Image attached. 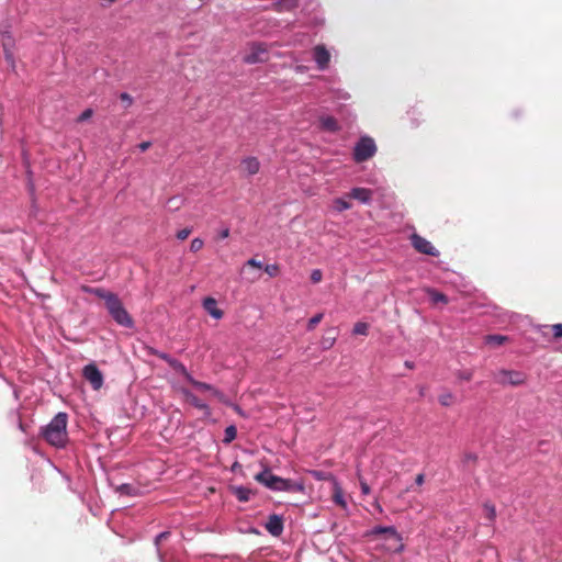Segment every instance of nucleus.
<instances>
[{
  "mask_svg": "<svg viewBox=\"0 0 562 562\" xmlns=\"http://www.w3.org/2000/svg\"><path fill=\"white\" fill-rule=\"evenodd\" d=\"M255 480L267 488L274 492H300L305 491L303 481H293L274 475L269 469L256 474Z\"/></svg>",
  "mask_w": 562,
  "mask_h": 562,
  "instance_id": "obj_1",
  "label": "nucleus"
},
{
  "mask_svg": "<svg viewBox=\"0 0 562 562\" xmlns=\"http://www.w3.org/2000/svg\"><path fill=\"white\" fill-rule=\"evenodd\" d=\"M67 414L58 413L50 422L42 429V436L52 446L60 448L67 442Z\"/></svg>",
  "mask_w": 562,
  "mask_h": 562,
  "instance_id": "obj_2",
  "label": "nucleus"
},
{
  "mask_svg": "<svg viewBox=\"0 0 562 562\" xmlns=\"http://www.w3.org/2000/svg\"><path fill=\"white\" fill-rule=\"evenodd\" d=\"M106 308L112 316V318L124 327H132L133 326V319L128 315L127 311L124 308L122 302L115 296H108L106 297Z\"/></svg>",
  "mask_w": 562,
  "mask_h": 562,
  "instance_id": "obj_3",
  "label": "nucleus"
},
{
  "mask_svg": "<svg viewBox=\"0 0 562 562\" xmlns=\"http://www.w3.org/2000/svg\"><path fill=\"white\" fill-rule=\"evenodd\" d=\"M376 145L372 137L361 136L353 147L352 157L356 162H364L376 153Z\"/></svg>",
  "mask_w": 562,
  "mask_h": 562,
  "instance_id": "obj_4",
  "label": "nucleus"
},
{
  "mask_svg": "<svg viewBox=\"0 0 562 562\" xmlns=\"http://www.w3.org/2000/svg\"><path fill=\"white\" fill-rule=\"evenodd\" d=\"M372 533L385 536L386 549L389 551L398 552L403 549L402 538L394 527H375Z\"/></svg>",
  "mask_w": 562,
  "mask_h": 562,
  "instance_id": "obj_5",
  "label": "nucleus"
},
{
  "mask_svg": "<svg viewBox=\"0 0 562 562\" xmlns=\"http://www.w3.org/2000/svg\"><path fill=\"white\" fill-rule=\"evenodd\" d=\"M495 380L497 383L503 385H513L518 386L525 383L526 375L522 372L519 371H513V370H499L495 374Z\"/></svg>",
  "mask_w": 562,
  "mask_h": 562,
  "instance_id": "obj_6",
  "label": "nucleus"
},
{
  "mask_svg": "<svg viewBox=\"0 0 562 562\" xmlns=\"http://www.w3.org/2000/svg\"><path fill=\"white\" fill-rule=\"evenodd\" d=\"M412 246L420 254L437 257L439 256L438 249L426 238L414 233L411 236Z\"/></svg>",
  "mask_w": 562,
  "mask_h": 562,
  "instance_id": "obj_7",
  "label": "nucleus"
},
{
  "mask_svg": "<svg viewBox=\"0 0 562 562\" xmlns=\"http://www.w3.org/2000/svg\"><path fill=\"white\" fill-rule=\"evenodd\" d=\"M313 59L319 70L328 68L331 59L330 52L323 44L316 45L312 50Z\"/></svg>",
  "mask_w": 562,
  "mask_h": 562,
  "instance_id": "obj_8",
  "label": "nucleus"
},
{
  "mask_svg": "<svg viewBox=\"0 0 562 562\" xmlns=\"http://www.w3.org/2000/svg\"><path fill=\"white\" fill-rule=\"evenodd\" d=\"M83 376L92 385L93 390H99L103 385V375L94 364H88L83 368Z\"/></svg>",
  "mask_w": 562,
  "mask_h": 562,
  "instance_id": "obj_9",
  "label": "nucleus"
},
{
  "mask_svg": "<svg viewBox=\"0 0 562 562\" xmlns=\"http://www.w3.org/2000/svg\"><path fill=\"white\" fill-rule=\"evenodd\" d=\"M267 47L261 44H252L250 52L244 56V61L247 64L262 63L266 60Z\"/></svg>",
  "mask_w": 562,
  "mask_h": 562,
  "instance_id": "obj_10",
  "label": "nucleus"
},
{
  "mask_svg": "<svg viewBox=\"0 0 562 562\" xmlns=\"http://www.w3.org/2000/svg\"><path fill=\"white\" fill-rule=\"evenodd\" d=\"M347 196L359 201L361 204L369 205L372 202L373 191L368 188L355 187Z\"/></svg>",
  "mask_w": 562,
  "mask_h": 562,
  "instance_id": "obj_11",
  "label": "nucleus"
},
{
  "mask_svg": "<svg viewBox=\"0 0 562 562\" xmlns=\"http://www.w3.org/2000/svg\"><path fill=\"white\" fill-rule=\"evenodd\" d=\"M203 308L215 319H221L223 317V311L217 307V302L213 297H205L203 300Z\"/></svg>",
  "mask_w": 562,
  "mask_h": 562,
  "instance_id": "obj_12",
  "label": "nucleus"
},
{
  "mask_svg": "<svg viewBox=\"0 0 562 562\" xmlns=\"http://www.w3.org/2000/svg\"><path fill=\"white\" fill-rule=\"evenodd\" d=\"M266 529L272 536H279L283 531V520L278 515H271L266 524Z\"/></svg>",
  "mask_w": 562,
  "mask_h": 562,
  "instance_id": "obj_13",
  "label": "nucleus"
},
{
  "mask_svg": "<svg viewBox=\"0 0 562 562\" xmlns=\"http://www.w3.org/2000/svg\"><path fill=\"white\" fill-rule=\"evenodd\" d=\"M333 501L342 509H347V502L344 496V491L340 484L335 479H333Z\"/></svg>",
  "mask_w": 562,
  "mask_h": 562,
  "instance_id": "obj_14",
  "label": "nucleus"
},
{
  "mask_svg": "<svg viewBox=\"0 0 562 562\" xmlns=\"http://www.w3.org/2000/svg\"><path fill=\"white\" fill-rule=\"evenodd\" d=\"M259 160L255 157H248L241 161V169L248 176L256 175L259 171Z\"/></svg>",
  "mask_w": 562,
  "mask_h": 562,
  "instance_id": "obj_15",
  "label": "nucleus"
},
{
  "mask_svg": "<svg viewBox=\"0 0 562 562\" xmlns=\"http://www.w3.org/2000/svg\"><path fill=\"white\" fill-rule=\"evenodd\" d=\"M349 196L336 198L331 202V207L335 212L341 213L352 207L351 202L348 200Z\"/></svg>",
  "mask_w": 562,
  "mask_h": 562,
  "instance_id": "obj_16",
  "label": "nucleus"
},
{
  "mask_svg": "<svg viewBox=\"0 0 562 562\" xmlns=\"http://www.w3.org/2000/svg\"><path fill=\"white\" fill-rule=\"evenodd\" d=\"M183 394L186 395L187 400L189 401V403L191 405H193L194 407L201 409V411H207L209 407L205 403H203L201 400H199L193 393L184 390L183 391Z\"/></svg>",
  "mask_w": 562,
  "mask_h": 562,
  "instance_id": "obj_17",
  "label": "nucleus"
},
{
  "mask_svg": "<svg viewBox=\"0 0 562 562\" xmlns=\"http://www.w3.org/2000/svg\"><path fill=\"white\" fill-rule=\"evenodd\" d=\"M188 382L191 383L194 387H196L200 391L212 392L214 395L218 394V392L211 384L196 381L195 379H193V376H189Z\"/></svg>",
  "mask_w": 562,
  "mask_h": 562,
  "instance_id": "obj_18",
  "label": "nucleus"
},
{
  "mask_svg": "<svg viewBox=\"0 0 562 562\" xmlns=\"http://www.w3.org/2000/svg\"><path fill=\"white\" fill-rule=\"evenodd\" d=\"M321 124L323 128L330 132H335L338 130V123L333 116H323L321 119Z\"/></svg>",
  "mask_w": 562,
  "mask_h": 562,
  "instance_id": "obj_19",
  "label": "nucleus"
},
{
  "mask_svg": "<svg viewBox=\"0 0 562 562\" xmlns=\"http://www.w3.org/2000/svg\"><path fill=\"white\" fill-rule=\"evenodd\" d=\"M427 294L429 295L430 297V301L434 303V304H437V303H447L448 302V299L445 294L434 290V289H427L426 290Z\"/></svg>",
  "mask_w": 562,
  "mask_h": 562,
  "instance_id": "obj_20",
  "label": "nucleus"
},
{
  "mask_svg": "<svg viewBox=\"0 0 562 562\" xmlns=\"http://www.w3.org/2000/svg\"><path fill=\"white\" fill-rule=\"evenodd\" d=\"M507 339H508L507 336H503V335H487L484 338L485 344L490 345V346H501L505 341H507Z\"/></svg>",
  "mask_w": 562,
  "mask_h": 562,
  "instance_id": "obj_21",
  "label": "nucleus"
},
{
  "mask_svg": "<svg viewBox=\"0 0 562 562\" xmlns=\"http://www.w3.org/2000/svg\"><path fill=\"white\" fill-rule=\"evenodd\" d=\"M170 367L178 373H180L181 375H183V378L189 381V376H192L187 368L180 362L178 361L177 359L175 360H170Z\"/></svg>",
  "mask_w": 562,
  "mask_h": 562,
  "instance_id": "obj_22",
  "label": "nucleus"
},
{
  "mask_svg": "<svg viewBox=\"0 0 562 562\" xmlns=\"http://www.w3.org/2000/svg\"><path fill=\"white\" fill-rule=\"evenodd\" d=\"M237 436V429L235 426H228L226 427L225 429V432H224V439L223 441L225 443H231Z\"/></svg>",
  "mask_w": 562,
  "mask_h": 562,
  "instance_id": "obj_23",
  "label": "nucleus"
},
{
  "mask_svg": "<svg viewBox=\"0 0 562 562\" xmlns=\"http://www.w3.org/2000/svg\"><path fill=\"white\" fill-rule=\"evenodd\" d=\"M368 330H369V325L367 323L358 322V323L355 324L352 333L355 335H363V336H366V335H368Z\"/></svg>",
  "mask_w": 562,
  "mask_h": 562,
  "instance_id": "obj_24",
  "label": "nucleus"
},
{
  "mask_svg": "<svg viewBox=\"0 0 562 562\" xmlns=\"http://www.w3.org/2000/svg\"><path fill=\"white\" fill-rule=\"evenodd\" d=\"M235 494L240 502H247L250 496V491L246 487L239 486L235 488Z\"/></svg>",
  "mask_w": 562,
  "mask_h": 562,
  "instance_id": "obj_25",
  "label": "nucleus"
},
{
  "mask_svg": "<svg viewBox=\"0 0 562 562\" xmlns=\"http://www.w3.org/2000/svg\"><path fill=\"white\" fill-rule=\"evenodd\" d=\"M438 401L442 406H450L454 401V396L452 393L446 392L439 395Z\"/></svg>",
  "mask_w": 562,
  "mask_h": 562,
  "instance_id": "obj_26",
  "label": "nucleus"
},
{
  "mask_svg": "<svg viewBox=\"0 0 562 562\" xmlns=\"http://www.w3.org/2000/svg\"><path fill=\"white\" fill-rule=\"evenodd\" d=\"M88 291L95 294L97 296L103 299L105 303H106L108 296H115L114 293L102 290V289H89Z\"/></svg>",
  "mask_w": 562,
  "mask_h": 562,
  "instance_id": "obj_27",
  "label": "nucleus"
},
{
  "mask_svg": "<svg viewBox=\"0 0 562 562\" xmlns=\"http://www.w3.org/2000/svg\"><path fill=\"white\" fill-rule=\"evenodd\" d=\"M483 509L485 518L488 519L490 521L494 520V518L496 517L495 507L491 504H485Z\"/></svg>",
  "mask_w": 562,
  "mask_h": 562,
  "instance_id": "obj_28",
  "label": "nucleus"
},
{
  "mask_svg": "<svg viewBox=\"0 0 562 562\" xmlns=\"http://www.w3.org/2000/svg\"><path fill=\"white\" fill-rule=\"evenodd\" d=\"M116 492L120 494L133 495L135 488L130 484H121L120 486L116 487Z\"/></svg>",
  "mask_w": 562,
  "mask_h": 562,
  "instance_id": "obj_29",
  "label": "nucleus"
},
{
  "mask_svg": "<svg viewBox=\"0 0 562 562\" xmlns=\"http://www.w3.org/2000/svg\"><path fill=\"white\" fill-rule=\"evenodd\" d=\"M203 246H204V241L201 238H194L191 240L190 250L192 252H198L203 248Z\"/></svg>",
  "mask_w": 562,
  "mask_h": 562,
  "instance_id": "obj_30",
  "label": "nucleus"
},
{
  "mask_svg": "<svg viewBox=\"0 0 562 562\" xmlns=\"http://www.w3.org/2000/svg\"><path fill=\"white\" fill-rule=\"evenodd\" d=\"M248 267H252V268H257V269H261L263 266L260 261L251 258L249 260L246 261V263L244 265L241 271L245 273L247 271V268Z\"/></svg>",
  "mask_w": 562,
  "mask_h": 562,
  "instance_id": "obj_31",
  "label": "nucleus"
},
{
  "mask_svg": "<svg viewBox=\"0 0 562 562\" xmlns=\"http://www.w3.org/2000/svg\"><path fill=\"white\" fill-rule=\"evenodd\" d=\"M169 536V532L167 531H164V532H160L157 537H156V540H155V544L157 547V551H158V554H159V558L161 560V562H164V558L160 553V549H159V544L162 540H165L167 537Z\"/></svg>",
  "mask_w": 562,
  "mask_h": 562,
  "instance_id": "obj_32",
  "label": "nucleus"
},
{
  "mask_svg": "<svg viewBox=\"0 0 562 562\" xmlns=\"http://www.w3.org/2000/svg\"><path fill=\"white\" fill-rule=\"evenodd\" d=\"M323 313H318L316 315H314L312 318H310L308 321V324H307V329L308 330H312L314 329V327L323 319Z\"/></svg>",
  "mask_w": 562,
  "mask_h": 562,
  "instance_id": "obj_33",
  "label": "nucleus"
},
{
  "mask_svg": "<svg viewBox=\"0 0 562 562\" xmlns=\"http://www.w3.org/2000/svg\"><path fill=\"white\" fill-rule=\"evenodd\" d=\"M336 341V336L333 335V336H327V337H324L323 340H322V346L324 349H329L334 346Z\"/></svg>",
  "mask_w": 562,
  "mask_h": 562,
  "instance_id": "obj_34",
  "label": "nucleus"
},
{
  "mask_svg": "<svg viewBox=\"0 0 562 562\" xmlns=\"http://www.w3.org/2000/svg\"><path fill=\"white\" fill-rule=\"evenodd\" d=\"M265 271L270 276V277H276L279 272V267L277 265H267L265 267Z\"/></svg>",
  "mask_w": 562,
  "mask_h": 562,
  "instance_id": "obj_35",
  "label": "nucleus"
},
{
  "mask_svg": "<svg viewBox=\"0 0 562 562\" xmlns=\"http://www.w3.org/2000/svg\"><path fill=\"white\" fill-rule=\"evenodd\" d=\"M322 278H323V273H322L321 270L315 269V270L312 271V273H311L312 282L318 283L322 280Z\"/></svg>",
  "mask_w": 562,
  "mask_h": 562,
  "instance_id": "obj_36",
  "label": "nucleus"
},
{
  "mask_svg": "<svg viewBox=\"0 0 562 562\" xmlns=\"http://www.w3.org/2000/svg\"><path fill=\"white\" fill-rule=\"evenodd\" d=\"M191 234V229L190 228H183V229H180L178 233H177V238L180 239V240H184L189 237V235Z\"/></svg>",
  "mask_w": 562,
  "mask_h": 562,
  "instance_id": "obj_37",
  "label": "nucleus"
},
{
  "mask_svg": "<svg viewBox=\"0 0 562 562\" xmlns=\"http://www.w3.org/2000/svg\"><path fill=\"white\" fill-rule=\"evenodd\" d=\"M8 46H9V43L4 42L3 47H4L5 58H7V60H9L13 64V54Z\"/></svg>",
  "mask_w": 562,
  "mask_h": 562,
  "instance_id": "obj_38",
  "label": "nucleus"
},
{
  "mask_svg": "<svg viewBox=\"0 0 562 562\" xmlns=\"http://www.w3.org/2000/svg\"><path fill=\"white\" fill-rule=\"evenodd\" d=\"M472 376H473V373L470 370L461 371L459 373V378L464 381H470L472 379Z\"/></svg>",
  "mask_w": 562,
  "mask_h": 562,
  "instance_id": "obj_39",
  "label": "nucleus"
},
{
  "mask_svg": "<svg viewBox=\"0 0 562 562\" xmlns=\"http://www.w3.org/2000/svg\"><path fill=\"white\" fill-rule=\"evenodd\" d=\"M553 335L557 338L562 337V324H555L552 326Z\"/></svg>",
  "mask_w": 562,
  "mask_h": 562,
  "instance_id": "obj_40",
  "label": "nucleus"
},
{
  "mask_svg": "<svg viewBox=\"0 0 562 562\" xmlns=\"http://www.w3.org/2000/svg\"><path fill=\"white\" fill-rule=\"evenodd\" d=\"M360 488H361V493L363 495H368L370 494V486L368 485V483L363 480L360 479Z\"/></svg>",
  "mask_w": 562,
  "mask_h": 562,
  "instance_id": "obj_41",
  "label": "nucleus"
},
{
  "mask_svg": "<svg viewBox=\"0 0 562 562\" xmlns=\"http://www.w3.org/2000/svg\"><path fill=\"white\" fill-rule=\"evenodd\" d=\"M92 115V111L90 109L83 111L80 116H79V121L82 122V121H86L88 120L90 116Z\"/></svg>",
  "mask_w": 562,
  "mask_h": 562,
  "instance_id": "obj_42",
  "label": "nucleus"
},
{
  "mask_svg": "<svg viewBox=\"0 0 562 562\" xmlns=\"http://www.w3.org/2000/svg\"><path fill=\"white\" fill-rule=\"evenodd\" d=\"M229 236V228L228 227H224L222 228L220 232H218V237L222 238V239H225Z\"/></svg>",
  "mask_w": 562,
  "mask_h": 562,
  "instance_id": "obj_43",
  "label": "nucleus"
},
{
  "mask_svg": "<svg viewBox=\"0 0 562 562\" xmlns=\"http://www.w3.org/2000/svg\"><path fill=\"white\" fill-rule=\"evenodd\" d=\"M337 98L340 99V100H349L350 99V94L347 91H338L337 92Z\"/></svg>",
  "mask_w": 562,
  "mask_h": 562,
  "instance_id": "obj_44",
  "label": "nucleus"
},
{
  "mask_svg": "<svg viewBox=\"0 0 562 562\" xmlns=\"http://www.w3.org/2000/svg\"><path fill=\"white\" fill-rule=\"evenodd\" d=\"M476 460V456L474 453H465L464 454V462H473Z\"/></svg>",
  "mask_w": 562,
  "mask_h": 562,
  "instance_id": "obj_45",
  "label": "nucleus"
},
{
  "mask_svg": "<svg viewBox=\"0 0 562 562\" xmlns=\"http://www.w3.org/2000/svg\"><path fill=\"white\" fill-rule=\"evenodd\" d=\"M150 147V143L149 142H143L138 145V148L142 150V151H145L147 150L148 148Z\"/></svg>",
  "mask_w": 562,
  "mask_h": 562,
  "instance_id": "obj_46",
  "label": "nucleus"
},
{
  "mask_svg": "<svg viewBox=\"0 0 562 562\" xmlns=\"http://www.w3.org/2000/svg\"><path fill=\"white\" fill-rule=\"evenodd\" d=\"M161 359H164L165 361L168 362V364L170 366V360H175V358H171L169 355L167 353H159L158 355Z\"/></svg>",
  "mask_w": 562,
  "mask_h": 562,
  "instance_id": "obj_47",
  "label": "nucleus"
},
{
  "mask_svg": "<svg viewBox=\"0 0 562 562\" xmlns=\"http://www.w3.org/2000/svg\"><path fill=\"white\" fill-rule=\"evenodd\" d=\"M424 481H425V476H424V474H418V475L416 476V479H415V483H416L417 485H422V484L424 483Z\"/></svg>",
  "mask_w": 562,
  "mask_h": 562,
  "instance_id": "obj_48",
  "label": "nucleus"
},
{
  "mask_svg": "<svg viewBox=\"0 0 562 562\" xmlns=\"http://www.w3.org/2000/svg\"><path fill=\"white\" fill-rule=\"evenodd\" d=\"M121 99H122L123 101H126L128 104H131V103H132V99H131V97H130L127 93H122V94H121Z\"/></svg>",
  "mask_w": 562,
  "mask_h": 562,
  "instance_id": "obj_49",
  "label": "nucleus"
},
{
  "mask_svg": "<svg viewBox=\"0 0 562 562\" xmlns=\"http://www.w3.org/2000/svg\"><path fill=\"white\" fill-rule=\"evenodd\" d=\"M305 70V67L304 66H296L295 67V71L296 72H303Z\"/></svg>",
  "mask_w": 562,
  "mask_h": 562,
  "instance_id": "obj_50",
  "label": "nucleus"
},
{
  "mask_svg": "<svg viewBox=\"0 0 562 562\" xmlns=\"http://www.w3.org/2000/svg\"><path fill=\"white\" fill-rule=\"evenodd\" d=\"M314 476L317 479H322V474L319 472H314Z\"/></svg>",
  "mask_w": 562,
  "mask_h": 562,
  "instance_id": "obj_51",
  "label": "nucleus"
},
{
  "mask_svg": "<svg viewBox=\"0 0 562 562\" xmlns=\"http://www.w3.org/2000/svg\"><path fill=\"white\" fill-rule=\"evenodd\" d=\"M375 507L378 508V510L381 513L382 512V507L380 506V504L378 502H375Z\"/></svg>",
  "mask_w": 562,
  "mask_h": 562,
  "instance_id": "obj_52",
  "label": "nucleus"
},
{
  "mask_svg": "<svg viewBox=\"0 0 562 562\" xmlns=\"http://www.w3.org/2000/svg\"><path fill=\"white\" fill-rule=\"evenodd\" d=\"M257 279H258V277H256V276H254V277L249 278V280H250V281H255V280H257Z\"/></svg>",
  "mask_w": 562,
  "mask_h": 562,
  "instance_id": "obj_53",
  "label": "nucleus"
}]
</instances>
